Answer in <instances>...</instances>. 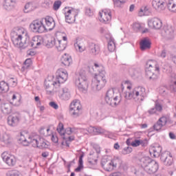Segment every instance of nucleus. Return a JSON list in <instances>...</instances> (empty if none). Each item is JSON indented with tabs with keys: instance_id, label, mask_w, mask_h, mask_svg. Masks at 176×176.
I'll list each match as a JSON object with an SVG mask.
<instances>
[{
	"instance_id": "50",
	"label": "nucleus",
	"mask_w": 176,
	"mask_h": 176,
	"mask_svg": "<svg viewBox=\"0 0 176 176\" xmlns=\"http://www.w3.org/2000/svg\"><path fill=\"white\" fill-rule=\"evenodd\" d=\"M155 108L157 112H162L163 111V106L157 100L155 101Z\"/></svg>"
},
{
	"instance_id": "29",
	"label": "nucleus",
	"mask_w": 176,
	"mask_h": 176,
	"mask_svg": "<svg viewBox=\"0 0 176 176\" xmlns=\"http://www.w3.org/2000/svg\"><path fill=\"white\" fill-rule=\"evenodd\" d=\"M135 96L136 97H138V100H140V101H144V98H145V96H146V94L145 93V88H138L137 91L135 92Z\"/></svg>"
},
{
	"instance_id": "37",
	"label": "nucleus",
	"mask_w": 176,
	"mask_h": 176,
	"mask_svg": "<svg viewBox=\"0 0 176 176\" xmlns=\"http://www.w3.org/2000/svg\"><path fill=\"white\" fill-rule=\"evenodd\" d=\"M167 8L170 12L176 13V0H169L167 3Z\"/></svg>"
},
{
	"instance_id": "63",
	"label": "nucleus",
	"mask_w": 176,
	"mask_h": 176,
	"mask_svg": "<svg viewBox=\"0 0 176 176\" xmlns=\"http://www.w3.org/2000/svg\"><path fill=\"white\" fill-rule=\"evenodd\" d=\"M156 112H157V111L156 110L155 107H153L148 110V113H149V115H155Z\"/></svg>"
},
{
	"instance_id": "21",
	"label": "nucleus",
	"mask_w": 176,
	"mask_h": 176,
	"mask_svg": "<svg viewBox=\"0 0 176 176\" xmlns=\"http://www.w3.org/2000/svg\"><path fill=\"white\" fill-rule=\"evenodd\" d=\"M12 105H18L16 104H14L12 102L10 103L4 102L1 104L0 106L1 111L4 115H10L12 113Z\"/></svg>"
},
{
	"instance_id": "47",
	"label": "nucleus",
	"mask_w": 176,
	"mask_h": 176,
	"mask_svg": "<svg viewBox=\"0 0 176 176\" xmlns=\"http://www.w3.org/2000/svg\"><path fill=\"white\" fill-rule=\"evenodd\" d=\"M8 83L12 86V87H16V86H17V78H10L8 80Z\"/></svg>"
},
{
	"instance_id": "18",
	"label": "nucleus",
	"mask_w": 176,
	"mask_h": 176,
	"mask_svg": "<svg viewBox=\"0 0 176 176\" xmlns=\"http://www.w3.org/2000/svg\"><path fill=\"white\" fill-rule=\"evenodd\" d=\"M68 79V73L67 71L64 72L61 69H58L56 73V80L58 83H65Z\"/></svg>"
},
{
	"instance_id": "10",
	"label": "nucleus",
	"mask_w": 176,
	"mask_h": 176,
	"mask_svg": "<svg viewBox=\"0 0 176 176\" xmlns=\"http://www.w3.org/2000/svg\"><path fill=\"white\" fill-rule=\"evenodd\" d=\"M78 13L75 10V9L72 8L71 10H68L65 13V21L68 23V24H74L76 21V16Z\"/></svg>"
},
{
	"instance_id": "2",
	"label": "nucleus",
	"mask_w": 176,
	"mask_h": 176,
	"mask_svg": "<svg viewBox=\"0 0 176 176\" xmlns=\"http://www.w3.org/2000/svg\"><path fill=\"white\" fill-rule=\"evenodd\" d=\"M155 71H157V72H160V68L159 67V65L156 63V61L153 60H148L146 63V70L145 75L147 79L149 80H157V75L155 74Z\"/></svg>"
},
{
	"instance_id": "20",
	"label": "nucleus",
	"mask_w": 176,
	"mask_h": 176,
	"mask_svg": "<svg viewBox=\"0 0 176 176\" xmlns=\"http://www.w3.org/2000/svg\"><path fill=\"white\" fill-rule=\"evenodd\" d=\"M164 5H166V0H153L152 6L157 10V12H162L164 10Z\"/></svg>"
},
{
	"instance_id": "54",
	"label": "nucleus",
	"mask_w": 176,
	"mask_h": 176,
	"mask_svg": "<svg viewBox=\"0 0 176 176\" xmlns=\"http://www.w3.org/2000/svg\"><path fill=\"white\" fill-rule=\"evenodd\" d=\"M166 74H167V75H168V76H170V79H171V76H173V75H175V73L173 72V67H169L166 69Z\"/></svg>"
},
{
	"instance_id": "11",
	"label": "nucleus",
	"mask_w": 176,
	"mask_h": 176,
	"mask_svg": "<svg viewBox=\"0 0 176 176\" xmlns=\"http://www.w3.org/2000/svg\"><path fill=\"white\" fill-rule=\"evenodd\" d=\"M28 38V43L27 45H25V48L27 47H34V49H38V46H41L42 45V38L38 36H34L32 39L30 38V36H27Z\"/></svg>"
},
{
	"instance_id": "13",
	"label": "nucleus",
	"mask_w": 176,
	"mask_h": 176,
	"mask_svg": "<svg viewBox=\"0 0 176 176\" xmlns=\"http://www.w3.org/2000/svg\"><path fill=\"white\" fill-rule=\"evenodd\" d=\"M20 120H21V114L19 113L8 117V123L9 126H11L12 127L18 126L20 123Z\"/></svg>"
},
{
	"instance_id": "39",
	"label": "nucleus",
	"mask_w": 176,
	"mask_h": 176,
	"mask_svg": "<svg viewBox=\"0 0 176 176\" xmlns=\"http://www.w3.org/2000/svg\"><path fill=\"white\" fill-rule=\"evenodd\" d=\"M107 49L109 52H115V49H116V45H115V41L113 40V38H110L107 45Z\"/></svg>"
},
{
	"instance_id": "32",
	"label": "nucleus",
	"mask_w": 176,
	"mask_h": 176,
	"mask_svg": "<svg viewBox=\"0 0 176 176\" xmlns=\"http://www.w3.org/2000/svg\"><path fill=\"white\" fill-rule=\"evenodd\" d=\"M9 91V83L2 80L0 82V94H5Z\"/></svg>"
},
{
	"instance_id": "56",
	"label": "nucleus",
	"mask_w": 176,
	"mask_h": 176,
	"mask_svg": "<svg viewBox=\"0 0 176 176\" xmlns=\"http://www.w3.org/2000/svg\"><path fill=\"white\" fill-rule=\"evenodd\" d=\"M93 148L98 155H100V153H101V148H100V146L98 144H94Z\"/></svg>"
},
{
	"instance_id": "28",
	"label": "nucleus",
	"mask_w": 176,
	"mask_h": 176,
	"mask_svg": "<svg viewBox=\"0 0 176 176\" xmlns=\"http://www.w3.org/2000/svg\"><path fill=\"white\" fill-rule=\"evenodd\" d=\"M55 47L58 52H64V50L67 49V42L56 39Z\"/></svg>"
},
{
	"instance_id": "40",
	"label": "nucleus",
	"mask_w": 176,
	"mask_h": 176,
	"mask_svg": "<svg viewBox=\"0 0 176 176\" xmlns=\"http://www.w3.org/2000/svg\"><path fill=\"white\" fill-rule=\"evenodd\" d=\"M49 131H50V128H45V126H42L40 130L39 133L41 135H43V137H49L51 133H49Z\"/></svg>"
},
{
	"instance_id": "46",
	"label": "nucleus",
	"mask_w": 176,
	"mask_h": 176,
	"mask_svg": "<svg viewBox=\"0 0 176 176\" xmlns=\"http://www.w3.org/2000/svg\"><path fill=\"white\" fill-rule=\"evenodd\" d=\"M133 28L135 32H141V31H142V26L138 23H133Z\"/></svg>"
},
{
	"instance_id": "4",
	"label": "nucleus",
	"mask_w": 176,
	"mask_h": 176,
	"mask_svg": "<svg viewBox=\"0 0 176 176\" xmlns=\"http://www.w3.org/2000/svg\"><path fill=\"white\" fill-rule=\"evenodd\" d=\"M107 85V78H105V70L99 72L98 74H95L94 78L92 80L91 86L98 91L105 87Z\"/></svg>"
},
{
	"instance_id": "30",
	"label": "nucleus",
	"mask_w": 176,
	"mask_h": 176,
	"mask_svg": "<svg viewBox=\"0 0 176 176\" xmlns=\"http://www.w3.org/2000/svg\"><path fill=\"white\" fill-rule=\"evenodd\" d=\"M61 63L65 67H69L72 64V58L71 56L65 54L61 58Z\"/></svg>"
},
{
	"instance_id": "17",
	"label": "nucleus",
	"mask_w": 176,
	"mask_h": 176,
	"mask_svg": "<svg viewBox=\"0 0 176 176\" xmlns=\"http://www.w3.org/2000/svg\"><path fill=\"white\" fill-rule=\"evenodd\" d=\"M158 170L159 162L154 160L147 167H146L144 171L147 173V174L152 175L157 173Z\"/></svg>"
},
{
	"instance_id": "49",
	"label": "nucleus",
	"mask_w": 176,
	"mask_h": 176,
	"mask_svg": "<svg viewBox=\"0 0 176 176\" xmlns=\"http://www.w3.org/2000/svg\"><path fill=\"white\" fill-rule=\"evenodd\" d=\"M61 1L60 0L54 1L53 5L54 10H58L60 9V7L61 6Z\"/></svg>"
},
{
	"instance_id": "6",
	"label": "nucleus",
	"mask_w": 176,
	"mask_h": 176,
	"mask_svg": "<svg viewBox=\"0 0 176 176\" xmlns=\"http://www.w3.org/2000/svg\"><path fill=\"white\" fill-rule=\"evenodd\" d=\"M76 86L80 91H86L89 88V81L86 76V72H80L77 79H76Z\"/></svg>"
},
{
	"instance_id": "59",
	"label": "nucleus",
	"mask_w": 176,
	"mask_h": 176,
	"mask_svg": "<svg viewBox=\"0 0 176 176\" xmlns=\"http://www.w3.org/2000/svg\"><path fill=\"white\" fill-rule=\"evenodd\" d=\"M27 139L25 138V137L24 136V135H23V133H20V138H18V141L19 142V144H21V142H23V141H25Z\"/></svg>"
},
{
	"instance_id": "53",
	"label": "nucleus",
	"mask_w": 176,
	"mask_h": 176,
	"mask_svg": "<svg viewBox=\"0 0 176 176\" xmlns=\"http://www.w3.org/2000/svg\"><path fill=\"white\" fill-rule=\"evenodd\" d=\"M131 146H133L135 148L137 146H140V145H141V140H135L131 142Z\"/></svg>"
},
{
	"instance_id": "31",
	"label": "nucleus",
	"mask_w": 176,
	"mask_h": 176,
	"mask_svg": "<svg viewBox=\"0 0 176 176\" xmlns=\"http://www.w3.org/2000/svg\"><path fill=\"white\" fill-rule=\"evenodd\" d=\"M164 127L159 121H157L155 124H153V127L148 129V133H153V131H157V133H160L162 131V128Z\"/></svg>"
},
{
	"instance_id": "5",
	"label": "nucleus",
	"mask_w": 176,
	"mask_h": 176,
	"mask_svg": "<svg viewBox=\"0 0 176 176\" xmlns=\"http://www.w3.org/2000/svg\"><path fill=\"white\" fill-rule=\"evenodd\" d=\"M120 94H115L113 89H109L105 94L104 100L110 107H118L120 104Z\"/></svg>"
},
{
	"instance_id": "44",
	"label": "nucleus",
	"mask_w": 176,
	"mask_h": 176,
	"mask_svg": "<svg viewBox=\"0 0 176 176\" xmlns=\"http://www.w3.org/2000/svg\"><path fill=\"white\" fill-rule=\"evenodd\" d=\"M148 10L149 9L148 8V6H142L139 11L138 14L140 17H142V16H145L146 13H148Z\"/></svg>"
},
{
	"instance_id": "51",
	"label": "nucleus",
	"mask_w": 176,
	"mask_h": 176,
	"mask_svg": "<svg viewBox=\"0 0 176 176\" xmlns=\"http://www.w3.org/2000/svg\"><path fill=\"white\" fill-rule=\"evenodd\" d=\"M75 47H78L79 52H82L85 51V49H83V45H82V43L80 41H76L74 44Z\"/></svg>"
},
{
	"instance_id": "62",
	"label": "nucleus",
	"mask_w": 176,
	"mask_h": 176,
	"mask_svg": "<svg viewBox=\"0 0 176 176\" xmlns=\"http://www.w3.org/2000/svg\"><path fill=\"white\" fill-rule=\"evenodd\" d=\"M167 56V51L166 50H163L161 53L160 54V56L162 58H166Z\"/></svg>"
},
{
	"instance_id": "7",
	"label": "nucleus",
	"mask_w": 176,
	"mask_h": 176,
	"mask_svg": "<svg viewBox=\"0 0 176 176\" xmlns=\"http://www.w3.org/2000/svg\"><path fill=\"white\" fill-rule=\"evenodd\" d=\"M101 166L105 171H113L118 167V160H110L108 156H104L101 160Z\"/></svg>"
},
{
	"instance_id": "27",
	"label": "nucleus",
	"mask_w": 176,
	"mask_h": 176,
	"mask_svg": "<svg viewBox=\"0 0 176 176\" xmlns=\"http://www.w3.org/2000/svg\"><path fill=\"white\" fill-rule=\"evenodd\" d=\"M58 97L61 98V100H64L65 101L68 100L71 98V94L67 87L63 88L62 91L59 92Z\"/></svg>"
},
{
	"instance_id": "45",
	"label": "nucleus",
	"mask_w": 176,
	"mask_h": 176,
	"mask_svg": "<svg viewBox=\"0 0 176 176\" xmlns=\"http://www.w3.org/2000/svg\"><path fill=\"white\" fill-rule=\"evenodd\" d=\"M31 65H32V60L31 58H27L25 60L22 68L24 69H28Z\"/></svg>"
},
{
	"instance_id": "55",
	"label": "nucleus",
	"mask_w": 176,
	"mask_h": 176,
	"mask_svg": "<svg viewBox=\"0 0 176 176\" xmlns=\"http://www.w3.org/2000/svg\"><path fill=\"white\" fill-rule=\"evenodd\" d=\"M85 14L87 16H93V14H94V13L93 12L91 9H90V8L87 7V8H85Z\"/></svg>"
},
{
	"instance_id": "43",
	"label": "nucleus",
	"mask_w": 176,
	"mask_h": 176,
	"mask_svg": "<svg viewBox=\"0 0 176 176\" xmlns=\"http://www.w3.org/2000/svg\"><path fill=\"white\" fill-rule=\"evenodd\" d=\"M159 123L162 124L163 126H166L168 122H170V118L167 116H162L159 120Z\"/></svg>"
},
{
	"instance_id": "15",
	"label": "nucleus",
	"mask_w": 176,
	"mask_h": 176,
	"mask_svg": "<svg viewBox=\"0 0 176 176\" xmlns=\"http://www.w3.org/2000/svg\"><path fill=\"white\" fill-rule=\"evenodd\" d=\"M163 23L158 18H152L148 20V26L151 30H160Z\"/></svg>"
},
{
	"instance_id": "12",
	"label": "nucleus",
	"mask_w": 176,
	"mask_h": 176,
	"mask_svg": "<svg viewBox=\"0 0 176 176\" xmlns=\"http://www.w3.org/2000/svg\"><path fill=\"white\" fill-rule=\"evenodd\" d=\"M56 131L58 133H59L60 137H62L63 140H67L65 138V134H67V135H71V134L74 133V131H72V128L71 127H67L64 131V124H63V122L58 123Z\"/></svg>"
},
{
	"instance_id": "35",
	"label": "nucleus",
	"mask_w": 176,
	"mask_h": 176,
	"mask_svg": "<svg viewBox=\"0 0 176 176\" xmlns=\"http://www.w3.org/2000/svg\"><path fill=\"white\" fill-rule=\"evenodd\" d=\"M141 74V68L140 67L133 66L129 69V74L131 76L134 77Z\"/></svg>"
},
{
	"instance_id": "26",
	"label": "nucleus",
	"mask_w": 176,
	"mask_h": 176,
	"mask_svg": "<svg viewBox=\"0 0 176 176\" xmlns=\"http://www.w3.org/2000/svg\"><path fill=\"white\" fill-rule=\"evenodd\" d=\"M15 6L16 0H4L3 7L6 10H12V9H14Z\"/></svg>"
},
{
	"instance_id": "52",
	"label": "nucleus",
	"mask_w": 176,
	"mask_h": 176,
	"mask_svg": "<svg viewBox=\"0 0 176 176\" xmlns=\"http://www.w3.org/2000/svg\"><path fill=\"white\" fill-rule=\"evenodd\" d=\"M123 155H129V153H131L133 152V148L131 147H125L122 150Z\"/></svg>"
},
{
	"instance_id": "16",
	"label": "nucleus",
	"mask_w": 176,
	"mask_h": 176,
	"mask_svg": "<svg viewBox=\"0 0 176 176\" xmlns=\"http://www.w3.org/2000/svg\"><path fill=\"white\" fill-rule=\"evenodd\" d=\"M99 16L100 21L104 23V24L112 20V12L110 10H104L102 12H99Z\"/></svg>"
},
{
	"instance_id": "38",
	"label": "nucleus",
	"mask_w": 176,
	"mask_h": 176,
	"mask_svg": "<svg viewBox=\"0 0 176 176\" xmlns=\"http://www.w3.org/2000/svg\"><path fill=\"white\" fill-rule=\"evenodd\" d=\"M137 91V89H134L130 92L126 93L125 95V98L126 100H131V98H133L134 100H135V98L138 99V97H137V95H135Z\"/></svg>"
},
{
	"instance_id": "42",
	"label": "nucleus",
	"mask_w": 176,
	"mask_h": 176,
	"mask_svg": "<svg viewBox=\"0 0 176 176\" xmlns=\"http://www.w3.org/2000/svg\"><path fill=\"white\" fill-rule=\"evenodd\" d=\"M57 39L56 38H52L51 40H48L47 43H46L45 46L47 47V49H52L54 46L56 47Z\"/></svg>"
},
{
	"instance_id": "64",
	"label": "nucleus",
	"mask_w": 176,
	"mask_h": 176,
	"mask_svg": "<svg viewBox=\"0 0 176 176\" xmlns=\"http://www.w3.org/2000/svg\"><path fill=\"white\" fill-rule=\"evenodd\" d=\"M120 168H121L124 171H126V170H127L129 167L127 166V164H120Z\"/></svg>"
},
{
	"instance_id": "33",
	"label": "nucleus",
	"mask_w": 176,
	"mask_h": 176,
	"mask_svg": "<svg viewBox=\"0 0 176 176\" xmlns=\"http://www.w3.org/2000/svg\"><path fill=\"white\" fill-rule=\"evenodd\" d=\"M83 157H85V153H84L80 154V156H79L78 166L74 170V171L76 173H80V171H82V169L83 168Z\"/></svg>"
},
{
	"instance_id": "24",
	"label": "nucleus",
	"mask_w": 176,
	"mask_h": 176,
	"mask_svg": "<svg viewBox=\"0 0 176 176\" xmlns=\"http://www.w3.org/2000/svg\"><path fill=\"white\" fill-rule=\"evenodd\" d=\"M151 45L152 42H151L149 38L145 37L140 43V50L144 51L151 49Z\"/></svg>"
},
{
	"instance_id": "36",
	"label": "nucleus",
	"mask_w": 176,
	"mask_h": 176,
	"mask_svg": "<svg viewBox=\"0 0 176 176\" xmlns=\"http://www.w3.org/2000/svg\"><path fill=\"white\" fill-rule=\"evenodd\" d=\"M38 149H47L49 148V142L45 140L43 138H39Z\"/></svg>"
},
{
	"instance_id": "60",
	"label": "nucleus",
	"mask_w": 176,
	"mask_h": 176,
	"mask_svg": "<svg viewBox=\"0 0 176 176\" xmlns=\"http://www.w3.org/2000/svg\"><path fill=\"white\" fill-rule=\"evenodd\" d=\"M97 162H98V160H97V159L93 160V159H91V158H89V159L88 160V163H89V164H91V166H94V164H97Z\"/></svg>"
},
{
	"instance_id": "61",
	"label": "nucleus",
	"mask_w": 176,
	"mask_h": 176,
	"mask_svg": "<svg viewBox=\"0 0 176 176\" xmlns=\"http://www.w3.org/2000/svg\"><path fill=\"white\" fill-rule=\"evenodd\" d=\"M49 105L51 106L52 108H54V109H57L58 108V104H57L56 102H50Z\"/></svg>"
},
{
	"instance_id": "22",
	"label": "nucleus",
	"mask_w": 176,
	"mask_h": 176,
	"mask_svg": "<svg viewBox=\"0 0 176 176\" xmlns=\"http://www.w3.org/2000/svg\"><path fill=\"white\" fill-rule=\"evenodd\" d=\"M153 160H154L153 159L148 156L142 157L139 159V164L141 166L142 168H143V170H144L146 169V167L149 166Z\"/></svg>"
},
{
	"instance_id": "58",
	"label": "nucleus",
	"mask_w": 176,
	"mask_h": 176,
	"mask_svg": "<svg viewBox=\"0 0 176 176\" xmlns=\"http://www.w3.org/2000/svg\"><path fill=\"white\" fill-rule=\"evenodd\" d=\"M26 53L28 57H30V56L32 57L33 56H35V54H36V52L32 50H28Z\"/></svg>"
},
{
	"instance_id": "8",
	"label": "nucleus",
	"mask_w": 176,
	"mask_h": 176,
	"mask_svg": "<svg viewBox=\"0 0 176 176\" xmlns=\"http://www.w3.org/2000/svg\"><path fill=\"white\" fill-rule=\"evenodd\" d=\"M69 113L73 118H78L82 115V106L80 103L73 101L70 104Z\"/></svg>"
},
{
	"instance_id": "34",
	"label": "nucleus",
	"mask_w": 176,
	"mask_h": 176,
	"mask_svg": "<svg viewBox=\"0 0 176 176\" xmlns=\"http://www.w3.org/2000/svg\"><path fill=\"white\" fill-rule=\"evenodd\" d=\"M169 87L171 91L176 92V74H172L170 80Z\"/></svg>"
},
{
	"instance_id": "3",
	"label": "nucleus",
	"mask_w": 176,
	"mask_h": 176,
	"mask_svg": "<svg viewBox=\"0 0 176 176\" xmlns=\"http://www.w3.org/2000/svg\"><path fill=\"white\" fill-rule=\"evenodd\" d=\"M27 36V33L23 36L17 33L16 31H12L11 32V41L14 46L19 49H25V46L28 43V38Z\"/></svg>"
},
{
	"instance_id": "23",
	"label": "nucleus",
	"mask_w": 176,
	"mask_h": 176,
	"mask_svg": "<svg viewBox=\"0 0 176 176\" xmlns=\"http://www.w3.org/2000/svg\"><path fill=\"white\" fill-rule=\"evenodd\" d=\"M162 146H151L149 148L150 155H153L154 157H159L162 155Z\"/></svg>"
},
{
	"instance_id": "25",
	"label": "nucleus",
	"mask_w": 176,
	"mask_h": 176,
	"mask_svg": "<svg viewBox=\"0 0 176 176\" xmlns=\"http://www.w3.org/2000/svg\"><path fill=\"white\" fill-rule=\"evenodd\" d=\"M164 36L166 39H173L174 38V28L166 26L164 29Z\"/></svg>"
},
{
	"instance_id": "41",
	"label": "nucleus",
	"mask_w": 176,
	"mask_h": 176,
	"mask_svg": "<svg viewBox=\"0 0 176 176\" xmlns=\"http://www.w3.org/2000/svg\"><path fill=\"white\" fill-rule=\"evenodd\" d=\"M113 2L116 8H123L126 3V0H113Z\"/></svg>"
},
{
	"instance_id": "14",
	"label": "nucleus",
	"mask_w": 176,
	"mask_h": 176,
	"mask_svg": "<svg viewBox=\"0 0 176 176\" xmlns=\"http://www.w3.org/2000/svg\"><path fill=\"white\" fill-rule=\"evenodd\" d=\"M1 158L3 161L8 164L10 167H13L16 165L17 160H16V157L13 155H6V153H3L1 154Z\"/></svg>"
},
{
	"instance_id": "57",
	"label": "nucleus",
	"mask_w": 176,
	"mask_h": 176,
	"mask_svg": "<svg viewBox=\"0 0 176 176\" xmlns=\"http://www.w3.org/2000/svg\"><path fill=\"white\" fill-rule=\"evenodd\" d=\"M30 3H28L25 5L23 12L24 13H30L31 12V10H30Z\"/></svg>"
},
{
	"instance_id": "19",
	"label": "nucleus",
	"mask_w": 176,
	"mask_h": 176,
	"mask_svg": "<svg viewBox=\"0 0 176 176\" xmlns=\"http://www.w3.org/2000/svg\"><path fill=\"white\" fill-rule=\"evenodd\" d=\"M88 50L91 54H93V56H97V54H100V45L96 44L94 42L89 41L88 42Z\"/></svg>"
},
{
	"instance_id": "48",
	"label": "nucleus",
	"mask_w": 176,
	"mask_h": 176,
	"mask_svg": "<svg viewBox=\"0 0 176 176\" xmlns=\"http://www.w3.org/2000/svg\"><path fill=\"white\" fill-rule=\"evenodd\" d=\"M30 144H32L33 148H38V146L39 145V139L38 140L37 139L32 138V139L30 140Z\"/></svg>"
},
{
	"instance_id": "1",
	"label": "nucleus",
	"mask_w": 176,
	"mask_h": 176,
	"mask_svg": "<svg viewBox=\"0 0 176 176\" xmlns=\"http://www.w3.org/2000/svg\"><path fill=\"white\" fill-rule=\"evenodd\" d=\"M56 27V22L53 17L47 16L41 21H33L30 25V28L35 34H43L47 31H52Z\"/></svg>"
},
{
	"instance_id": "9",
	"label": "nucleus",
	"mask_w": 176,
	"mask_h": 176,
	"mask_svg": "<svg viewBox=\"0 0 176 176\" xmlns=\"http://www.w3.org/2000/svg\"><path fill=\"white\" fill-rule=\"evenodd\" d=\"M160 160L166 167H170V166H173L174 164V158L170 151L162 152L160 155Z\"/></svg>"
}]
</instances>
